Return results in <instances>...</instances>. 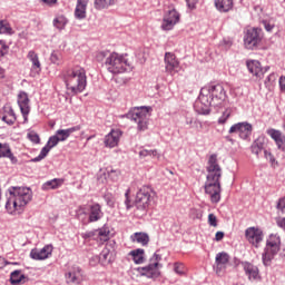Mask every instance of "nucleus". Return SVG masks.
I'll list each match as a JSON object with an SVG mask.
<instances>
[{
  "mask_svg": "<svg viewBox=\"0 0 285 285\" xmlns=\"http://www.w3.org/2000/svg\"><path fill=\"white\" fill-rule=\"evenodd\" d=\"M117 0H95L96 10H106V8H110V6H115Z\"/></svg>",
  "mask_w": 285,
  "mask_h": 285,
  "instance_id": "34",
  "label": "nucleus"
},
{
  "mask_svg": "<svg viewBox=\"0 0 285 285\" xmlns=\"http://www.w3.org/2000/svg\"><path fill=\"white\" fill-rule=\"evenodd\" d=\"M245 237L247 242L252 244V246H255V248H259V244L264 242V232H262V229L259 228L248 227L245 230Z\"/></svg>",
  "mask_w": 285,
  "mask_h": 285,
  "instance_id": "12",
  "label": "nucleus"
},
{
  "mask_svg": "<svg viewBox=\"0 0 285 285\" xmlns=\"http://www.w3.org/2000/svg\"><path fill=\"white\" fill-rule=\"evenodd\" d=\"M164 61L165 72H167V75L174 77V75H177V72H179V60H177V56H175V53L166 52Z\"/></svg>",
  "mask_w": 285,
  "mask_h": 285,
  "instance_id": "11",
  "label": "nucleus"
},
{
  "mask_svg": "<svg viewBox=\"0 0 285 285\" xmlns=\"http://www.w3.org/2000/svg\"><path fill=\"white\" fill-rule=\"evenodd\" d=\"M208 224H209V226L217 228V216H215V214L208 215Z\"/></svg>",
  "mask_w": 285,
  "mask_h": 285,
  "instance_id": "50",
  "label": "nucleus"
},
{
  "mask_svg": "<svg viewBox=\"0 0 285 285\" xmlns=\"http://www.w3.org/2000/svg\"><path fill=\"white\" fill-rule=\"evenodd\" d=\"M77 130H81V127L76 126L68 129H58L56 131V137H58L59 141H66V139H68L72 132H77Z\"/></svg>",
  "mask_w": 285,
  "mask_h": 285,
  "instance_id": "27",
  "label": "nucleus"
},
{
  "mask_svg": "<svg viewBox=\"0 0 285 285\" xmlns=\"http://www.w3.org/2000/svg\"><path fill=\"white\" fill-rule=\"evenodd\" d=\"M145 250L141 248L134 249L129 253V255L132 257V261L135 264H144L146 262V258L144 257Z\"/></svg>",
  "mask_w": 285,
  "mask_h": 285,
  "instance_id": "31",
  "label": "nucleus"
},
{
  "mask_svg": "<svg viewBox=\"0 0 285 285\" xmlns=\"http://www.w3.org/2000/svg\"><path fill=\"white\" fill-rule=\"evenodd\" d=\"M153 202V188L149 186H144L136 194L135 206L137 210H148Z\"/></svg>",
  "mask_w": 285,
  "mask_h": 285,
  "instance_id": "9",
  "label": "nucleus"
},
{
  "mask_svg": "<svg viewBox=\"0 0 285 285\" xmlns=\"http://www.w3.org/2000/svg\"><path fill=\"white\" fill-rule=\"evenodd\" d=\"M63 81L66 83L67 90L71 95L81 94L86 90V86H88V77L86 76V69L81 67L68 69L63 73Z\"/></svg>",
  "mask_w": 285,
  "mask_h": 285,
  "instance_id": "4",
  "label": "nucleus"
},
{
  "mask_svg": "<svg viewBox=\"0 0 285 285\" xmlns=\"http://www.w3.org/2000/svg\"><path fill=\"white\" fill-rule=\"evenodd\" d=\"M262 41V30L257 28L247 29L244 36V46L247 50H255L256 46H259Z\"/></svg>",
  "mask_w": 285,
  "mask_h": 285,
  "instance_id": "10",
  "label": "nucleus"
},
{
  "mask_svg": "<svg viewBox=\"0 0 285 285\" xmlns=\"http://www.w3.org/2000/svg\"><path fill=\"white\" fill-rule=\"evenodd\" d=\"M45 6H49V8H52L53 6H57V0H41Z\"/></svg>",
  "mask_w": 285,
  "mask_h": 285,
  "instance_id": "54",
  "label": "nucleus"
},
{
  "mask_svg": "<svg viewBox=\"0 0 285 285\" xmlns=\"http://www.w3.org/2000/svg\"><path fill=\"white\" fill-rule=\"evenodd\" d=\"M194 126L196 127V128H198V126H199V128H204V125L202 124V121L200 120H194Z\"/></svg>",
  "mask_w": 285,
  "mask_h": 285,
  "instance_id": "64",
  "label": "nucleus"
},
{
  "mask_svg": "<svg viewBox=\"0 0 285 285\" xmlns=\"http://www.w3.org/2000/svg\"><path fill=\"white\" fill-rule=\"evenodd\" d=\"M88 9V0H77L75 17L76 19H86V10Z\"/></svg>",
  "mask_w": 285,
  "mask_h": 285,
  "instance_id": "25",
  "label": "nucleus"
},
{
  "mask_svg": "<svg viewBox=\"0 0 285 285\" xmlns=\"http://www.w3.org/2000/svg\"><path fill=\"white\" fill-rule=\"evenodd\" d=\"M224 239V232H217L215 235V242H222Z\"/></svg>",
  "mask_w": 285,
  "mask_h": 285,
  "instance_id": "57",
  "label": "nucleus"
},
{
  "mask_svg": "<svg viewBox=\"0 0 285 285\" xmlns=\"http://www.w3.org/2000/svg\"><path fill=\"white\" fill-rule=\"evenodd\" d=\"M0 35H12V27L3 20L0 21Z\"/></svg>",
  "mask_w": 285,
  "mask_h": 285,
  "instance_id": "42",
  "label": "nucleus"
},
{
  "mask_svg": "<svg viewBox=\"0 0 285 285\" xmlns=\"http://www.w3.org/2000/svg\"><path fill=\"white\" fill-rule=\"evenodd\" d=\"M228 262H230V256L226 252L218 253L216 255V273L219 274L222 271H225L226 266H228Z\"/></svg>",
  "mask_w": 285,
  "mask_h": 285,
  "instance_id": "21",
  "label": "nucleus"
},
{
  "mask_svg": "<svg viewBox=\"0 0 285 285\" xmlns=\"http://www.w3.org/2000/svg\"><path fill=\"white\" fill-rule=\"evenodd\" d=\"M28 139H30V141H32L33 144H39L41 141V138H39V135L35 132H29Z\"/></svg>",
  "mask_w": 285,
  "mask_h": 285,
  "instance_id": "49",
  "label": "nucleus"
},
{
  "mask_svg": "<svg viewBox=\"0 0 285 285\" xmlns=\"http://www.w3.org/2000/svg\"><path fill=\"white\" fill-rule=\"evenodd\" d=\"M8 193L6 209L9 215H14V213L21 215L23 208L32 202V189L28 187H10Z\"/></svg>",
  "mask_w": 285,
  "mask_h": 285,
  "instance_id": "2",
  "label": "nucleus"
},
{
  "mask_svg": "<svg viewBox=\"0 0 285 285\" xmlns=\"http://www.w3.org/2000/svg\"><path fill=\"white\" fill-rule=\"evenodd\" d=\"M282 238L277 234H271L266 240V246L262 256L264 266H271L275 255L279 253Z\"/></svg>",
  "mask_w": 285,
  "mask_h": 285,
  "instance_id": "7",
  "label": "nucleus"
},
{
  "mask_svg": "<svg viewBox=\"0 0 285 285\" xmlns=\"http://www.w3.org/2000/svg\"><path fill=\"white\" fill-rule=\"evenodd\" d=\"M66 26H68V18L65 16H58L53 19V27L57 28V30H65Z\"/></svg>",
  "mask_w": 285,
  "mask_h": 285,
  "instance_id": "35",
  "label": "nucleus"
},
{
  "mask_svg": "<svg viewBox=\"0 0 285 285\" xmlns=\"http://www.w3.org/2000/svg\"><path fill=\"white\" fill-rule=\"evenodd\" d=\"M50 150H52V149L46 145L41 149L40 154L37 157L32 158L30 161H32L33 164H37L38 161L46 159V157H48V153H50Z\"/></svg>",
  "mask_w": 285,
  "mask_h": 285,
  "instance_id": "38",
  "label": "nucleus"
},
{
  "mask_svg": "<svg viewBox=\"0 0 285 285\" xmlns=\"http://www.w3.org/2000/svg\"><path fill=\"white\" fill-rule=\"evenodd\" d=\"M264 148H266V137L264 136L256 138L250 146L253 155H256L257 157H259V153H262Z\"/></svg>",
  "mask_w": 285,
  "mask_h": 285,
  "instance_id": "24",
  "label": "nucleus"
},
{
  "mask_svg": "<svg viewBox=\"0 0 285 285\" xmlns=\"http://www.w3.org/2000/svg\"><path fill=\"white\" fill-rule=\"evenodd\" d=\"M97 232H87L82 234L83 239H90L91 237L96 236Z\"/></svg>",
  "mask_w": 285,
  "mask_h": 285,
  "instance_id": "55",
  "label": "nucleus"
},
{
  "mask_svg": "<svg viewBox=\"0 0 285 285\" xmlns=\"http://www.w3.org/2000/svg\"><path fill=\"white\" fill-rule=\"evenodd\" d=\"M164 18L168 19L169 21H176L179 22L180 16L177 10L171 9L167 13H165Z\"/></svg>",
  "mask_w": 285,
  "mask_h": 285,
  "instance_id": "41",
  "label": "nucleus"
},
{
  "mask_svg": "<svg viewBox=\"0 0 285 285\" xmlns=\"http://www.w3.org/2000/svg\"><path fill=\"white\" fill-rule=\"evenodd\" d=\"M67 284L79 285L83 282V269L79 266H73L66 274Z\"/></svg>",
  "mask_w": 285,
  "mask_h": 285,
  "instance_id": "17",
  "label": "nucleus"
},
{
  "mask_svg": "<svg viewBox=\"0 0 285 285\" xmlns=\"http://www.w3.org/2000/svg\"><path fill=\"white\" fill-rule=\"evenodd\" d=\"M10 150V145L0 142V159L1 157H8Z\"/></svg>",
  "mask_w": 285,
  "mask_h": 285,
  "instance_id": "43",
  "label": "nucleus"
},
{
  "mask_svg": "<svg viewBox=\"0 0 285 285\" xmlns=\"http://www.w3.org/2000/svg\"><path fill=\"white\" fill-rule=\"evenodd\" d=\"M159 262H161V256L155 253L150 258V263L145 267H138L137 272L142 277H148L149 279H157V277L161 275L159 273Z\"/></svg>",
  "mask_w": 285,
  "mask_h": 285,
  "instance_id": "8",
  "label": "nucleus"
},
{
  "mask_svg": "<svg viewBox=\"0 0 285 285\" xmlns=\"http://www.w3.org/2000/svg\"><path fill=\"white\" fill-rule=\"evenodd\" d=\"M63 178H53L48 180L42 185V190H57V188H61V186H63Z\"/></svg>",
  "mask_w": 285,
  "mask_h": 285,
  "instance_id": "29",
  "label": "nucleus"
},
{
  "mask_svg": "<svg viewBox=\"0 0 285 285\" xmlns=\"http://www.w3.org/2000/svg\"><path fill=\"white\" fill-rule=\"evenodd\" d=\"M177 21H173L169 20L168 18H164L163 19V23H161V30L168 31V30H173V28H175V26H177Z\"/></svg>",
  "mask_w": 285,
  "mask_h": 285,
  "instance_id": "39",
  "label": "nucleus"
},
{
  "mask_svg": "<svg viewBox=\"0 0 285 285\" xmlns=\"http://www.w3.org/2000/svg\"><path fill=\"white\" fill-rule=\"evenodd\" d=\"M1 119L4 121V124H8V126H12L14 125V121H17V115L11 107H7L4 108Z\"/></svg>",
  "mask_w": 285,
  "mask_h": 285,
  "instance_id": "28",
  "label": "nucleus"
},
{
  "mask_svg": "<svg viewBox=\"0 0 285 285\" xmlns=\"http://www.w3.org/2000/svg\"><path fill=\"white\" fill-rule=\"evenodd\" d=\"M139 157H157L159 159V151L157 149H142L139 151Z\"/></svg>",
  "mask_w": 285,
  "mask_h": 285,
  "instance_id": "40",
  "label": "nucleus"
},
{
  "mask_svg": "<svg viewBox=\"0 0 285 285\" xmlns=\"http://www.w3.org/2000/svg\"><path fill=\"white\" fill-rule=\"evenodd\" d=\"M130 240L136 244H141V246H148L150 242V236L144 232H137L130 236Z\"/></svg>",
  "mask_w": 285,
  "mask_h": 285,
  "instance_id": "26",
  "label": "nucleus"
},
{
  "mask_svg": "<svg viewBox=\"0 0 285 285\" xmlns=\"http://www.w3.org/2000/svg\"><path fill=\"white\" fill-rule=\"evenodd\" d=\"M23 279H26V275L21 274L20 269L13 271L10 275V284L12 285H19Z\"/></svg>",
  "mask_w": 285,
  "mask_h": 285,
  "instance_id": "33",
  "label": "nucleus"
},
{
  "mask_svg": "<svg viewBox=\"0 0 285 285\" xmlns=\"http://www.w3.org/2000/svg\"><path fill=\"white\" fill-rule=\"evenodd\" d=\"M229 117H230V112H228V111L223 112V115L218 119V124H220V125L226 124L228 121Z\"/></svg>",
  "mask_w": 285,
  "mask_h": 285,
  "instance_id": "51",
  "label": "nucleus"
},
{
  "mask_svg": "<svg viewBox=\"0 0 285 285\" xmlns=\"http://www.w3.org/2000/svg\"><path fill=\"white\" fill-rule=\"evenodd\" d=\"M279 88L283 92H285V77L279 78Z\"/></svg>",
  "mask_w": 285,
  "mask_h": 285,
  "instance_id": "59",
  "label": "nucleus"
},
{
  "mask_svg": "<svg viewBox=\"0 0 285 285\" xmlns=\"http://www.w3.org/2000/svg\"><path fill=\"white\" fill-rule=\"evenodd\" d=\"M277 80V75L275 73H271L269 76H267V78L265 79V86H273L274 81Z\"/></svg>",
  "mask_w": 285,
  "mask_h": 285,
  "instance_id": "47",
  "label": "nucleus"
},
{
  "mask_svg": "<svg viewBox=\"0 0 285 285\" xmlns=\"http://www.w3.org/2000/svg\"><path fill=\"white\" fill-rule=\"evenodd\" d=\"M277 226H278L279 228H283V230H285V218H279V219L277 220Z\"/></svg>",
  "mask_w": 285,
  "mask_h": 285,
  "instance_id": "60",
  "label": "nucleus"
},
{
  "mask_svg": "<svg viewBox=\"0 0 285 285\" xmlns=\"http://www.w3.org/2000/svg\"><path fill=\"white\" fill-rule=\"evenodd\" d=\"M50 61L51 63H59V56L57 53H51Z\"/></svg>",
  "mask_w": 285,
  "mask_h": 285,
  "instance_id": "56",
  "label": "nucleus"
},
{
  "mask_svg": "<svg viewBox=\"0 0 285 285\" xmlns=\"http://www.w3.org/2000/svg\"><path fill=\"white\" fill-rule=\"evenodd\" d=\"M267 135L271 136L277 146L279 150H283L285 153V136L282 134V131L271 128L267 129Z\"/></svg>",
  "mask_w": 285,
  "mask_h": 285,
  "instance_id": "20",
  "label": "nucleus"
},
{
  "mask_svg": "<svg viewBox=\"0 0 285 285\" xmlns=\"http://www.w3.org/2000/svg\"><path fill=\"white\" fill-rule=\"evenodd\" d=\"M125 206L127 210H130V208H132V204H130V188H128L125 193Z\"/></svg>",
  "mask_w": 285,
  "mask_h": 285,
  "instance_id": "46",
  "label": "nucleus"
},
{
  "mask_svg": "<svg viewBox=\"0 0 285 285\" xmlns=\"http://www.w3.org/2000/svg\"><path fill=\"white\" fill-rule=\"evenodd\" d=\"M247 70L253 77L256 79H262L265 72H268L271 67H262V62L259 60H247L246 61Z\"/></svg>",
  "mask_w": 285,
  "mask_h": 285,
  "instance_id": "15",
  "label": "nucleus"
},
{
  "mask_svg": "<svg viewBox=\"0 0 285 285\" xmlns=\"http://www.w3.org/2000/svg\"><path fill=\"white\" fill-rule=\"evenodd\" d=\"M96 235L99 236L100 242H108V239H110V229L105 226L100 229H97Z\"/></svg>",
  "mask_w": 285,
  "mask_h": 285,
  "instance_id": "37",
  "label": "nucleus"
},
{
  "mask_svg": "<svg viewBox=\"0 0 285 285\" xmlns=\"http://www.w3.org/2000/svg\"><path fill=\"white\" fill-rule=\"evenodd\" d=\"M203 94L208 97L210 104L214 106V108H217L218 106H222L226 99H228V96L226 95V89L224 88V85H207L200 89Z\"/></svg>",
  "mask_w": 285,
  "mask_h": 285,
  "instance_id": "6",
  "label": "nucleus"
},
{
  "mask_svg": "<svg viewBox=\"0 0 285 285\" xmlns=\"http://www.w3.org/2000/svg\"><path fill=\"white\" fill-rule=\"evenodd\" d=\"M210 100L200 91L198 99L194 104V110L198 115H210Z\"/></svg>",
  "mask_w": 285,
  "mask_h": 285,
  "instance_id": "13",
  "label": "nucleus"
},
{
  "mask_svg": "<svg viewBox=\"0 0 285 285\" xmlns=\"http://www.w3.org/2000/svg\"><path fill=\"white\" fill-rule=\"evenodd\" d=\"M8 159H10L11 164H17L19 160L14 157V154H12V149L8 153L6 156Z\"/></svg>",
  "mask_w": 285,
  "mask_h": 285,
  "instance_id": "53",
  "label": "nucleus"
},
{
  "mask_svg": "<svg viewBox=\"0 0 285 285\" xmlns=\"http://www.w3.org/2000/svg\"><path fill=\"white\" fill-rule=\"evenodd\" d=\"M8 45H6V41L0 40V57H4L8 55Z\"/></svg>",
  "mask_w": 285,
  "mask_h": 285,
  "instance_id": "48",
  "label": "nucleus"
},
{
  "mask_svg": "<svg viewBox=\"0 0 285 285\" xmlns=\"http://www.w3.org/2000/svg\"><path fill=\"white\" fill-rule=\"evenodd\" d=\"M18 105L21 110V115L24 119V124L28 122V115H30V98L26 91H20L18 95Z\"/></svg>",
  "mask_w": 285,
  "mask_h": 285,
  "instance_id": "16",
  "label": "nucleus"
},
{
  "mask_svg": "<svg viewBox=\"0 0 285 285\" xmlns=\"http://www.w3.org/2000/svg\"><path fill=\"white\" fill-rule=\"evenodd\" d=\"M104 217V212L101 210V205L99 203H95L89 206V222L95 223L99 222Z\"/></svg>",
  "mask_w": 285,
  "mask_h": 285,
  "instance_id": "22",
  "label": "nucleus"
},
{
  "mask_svg": "<svg viewBox=\"0 0 285 285\" xmlns=\"http://www.w3.org/2000/svg\"><path fill=\"white\" fill-rule=\"evenodd\" d=\"M238 132L240 139H248L253 135V125L248 122H237L229 128V135Z\"/></svg>",
  "mask_w": 285,
  "mask_h": 285,
  "instance_id": "14",
  "label": "nucleus"
},
{
  "mask_svg": "<svg viewBox=\"0 0 285 285\" xmlns=\"http://www.w3.org/2000/svg\"><path fill=\"white\" fill-rule=\"evenodd\" d=\"M264 27L267 32H271L275 28V26L271 24L267 21L264 22Z\"/></svg>",
  "mask_w": 285,
  "mask_h": 285,
  "instance_id": "58",
  "label": "nucleus"
},
{
  "mask_svg": "<svg viewBox=\"0 0 285 285\" xmlns=\"http://www.w3.org/2000/svg\"><path fill=\"white\" fill-rule=\"evenodd\" d=\"M223 45L225 46V48H230V46H233V42L230 40H223Z\"/></svg>",
  "mask_w": 285,
  "mask_h": 285,
  "instance_id": "63",
  "label": "nucleus"
},
{
  "mask_svg": "<svg viewBox=\"0 0 285 285\" xmlns=\"http://www.w3.org/2000/svg\"><path fill=\"white\" fill-rule=\"evenodd\" d=\"M215 6L219 12H229L233 10V0H215Z\"/></svg>",
  "mask_w": 285,
  "mask_h": 285,
  "instance_id": "30",
  "label": "nucleus"
},
{
  "mask_svg": "<svg viewBox=\"0 0 285 285\" xmlns=\"http://www.w3.org/2000/svg\"><path fill=\"white\" fill-rule=\"evenodd\" d=\"M59 141H60L59 136H57V135L51 136L49 138V140L47 141V146L52 149V148H55V146H57L59 144Z\"/></svg>",
  "mask_w": 285,
  "mask_h": 285,
  "instance_id": "44",
  "label": "nucleus"
},
{
  "mask_svg": "<svg viewBox=\"0 0 285 285\" xmlns=\"http://www.w3.org/2000/svg\"><path fill=\"white\" fill-rule=\"evenodd\" d=\"M112 259H115V257L112 256V252L110 250V248L105 247L99 254V262H101V264H110Z\"/></svg>",
  "mask_w": 285,
  "mask_h": 285,
  "instance_id": "32",
  "label": "nucleus"
},
{
  "mask_svg": "<svg viewBox=\"0 0 285 285\" xmlns=\"http://www.w3.org/2000/svg\"><path fill=\"white\" fill-rule=\"evenodd\" d=\"M186 1L189 8H195V4L197 3L198 0H186Z\"/></svg>",
  "mask_w": 285,
  "mask_h": 285,
  "instance_id": "61",
  "label": "nucleus"
},
{
  "mask_svg": "<svg viewBox=\"0 0 285 285\" xmlns=\"http://www.w3.org/2000/svg\"><path fill=\"white\" fill-rule=\"evenodd\" d=\"M174 271L177 275H184V264L175 263Z\"/></svg>",
  "mask_w": 285,
  "mask_h": 285,
  "instance_id": "52",
  "label": "nucleus"
},
{
  "mask_svg": "<svg viewBox=\"0 0 285 285\" xmlns=\"http://www.w3.org/2000/svg\"><path fill=\"white\" fill-rule=\"evenodd\" d=\"M119 175H121L119 170L111 169L110 171H108V177L109 179H111V181H118Z\"/></svg>",
  "mask_w": 285,
  "mask_h": 285,
  "instance_id": "45",
  "label": "nucleus"
},
{
  "mask_svg": "<svg viewBox=\"0 0 285 285\" xmlns=\"http://www.w3.org/2000/svg\"><path fill=\"white\" fill-rule=\"evenodd\" d=\"M97 61L104 62L105 68L112 75H121V72H130L132 66L126 59V56L110 51H99L96 55Z\"/></svg>",
  "mask_w": 285,
  "mask_h": 285,
  "instance_id": "3",
  "label": "nucleus"
},
{
  "mask_svg": "<svg viewBox=\"0 0 285 285\" xmlns=\"http://www.w3.org/2000/svg\"><path fill=\"white\" fill-rule=\"evenodd\" d=\"M243 268L250 282L259 279V268H257V266H255L248 262H245V263H243Z\"/></svg>",
  "mask_w": 285,
  "mask_h": 285,
  "instance_id": "23",
  "label": "nucleus"
},
{
  "mask_svg": "<svg viewBox=\"0 0 285 285\" xmlns=\"http://www.w3.org/2000/svg\"><path fill=\"white\" fill-rule=\"evenodd\" d=\"M150 112H153V107H135L122 117L135 121V124H137L138 132H146V130L148 129V124L150 122Z\"/></svg>",
  "mask_w": 285,
  "mask_h": 285,
  "instance_id": "5",
  "label": "nucleus"
},
{
  "mask_svg": "<svg viewBox=\"0 0 285 285\" xmlns=\"http://www.w3.org/2000/svg\"><path fill=\"white\" fill-rule=\"evenodd\" d=\"M206 170L205 193L209 195L212 204H219L222 202V166L217 161V154L209 156Z\"/></svg>",
  "mask_w": 285,
  "mask_h": 285,
  "instance_id": "1",
  "label": "nucleus"
},
{
  "mask_svg": "<svg viewBox=\"0 0 285 285\" xmlns=\"http://www.w3.org/2000/svg\"><path fill=\"white\" fill-rule=\"evenodd\" d=\"M28 59L32 63V68L37 70H41V62L39 61V56L35 51L28 52Z\"/></svg>",
  "mask_w": 285,
  "mask_h": 285,
  "instance_id": "36",
  "label": "nucleus"
},
{
  "mask_svg": "<svg viewBox=\"0 0 285 285\" xmlns=\"http://www.w3.org/2000/svg\"><path fill=\"white\" fill-rule=\"evenodd\" d=\"M124 132L119 129H112L108 135L105 136L104 144L106 148H115L119 145V139Z\"/></svg>",
  "mask_w": 285,
  "mask_h": 285,
  "instance_id": "19",
  "label": "nucleus"
},
{
  "mask_svg": "<svg viewBox=\"0 0 285 285\" xmlns=\"http://www.w3.org/2000/svg\"><path fill=\"white\" fill-rule=\"evenodd\" d=\"M7 264L6 258L0 256V268H6Z\"/></svg>",
  "mask_w": 285,
  "mask_h": 285,
  "instance_id": "62",
  "label": "nucleus"
},
{
  "mask_svg": "<svg viewBox=\"0 0 285 285\" xmlns=\"http://www.w3.org/2000/svg\"><path fill=\"white\" fill-rule=\"evenodd\" d=\"M53 247L52 245H46L43 248H33L30 252L31 259H36L37 262H41L43 259H48L50 255H52Z\"/></svg>",
  "mask_w": 285,
  "mask_h": 285,
  "instance_id": "18",
  "label": "nucleus"
}]
</instances>
